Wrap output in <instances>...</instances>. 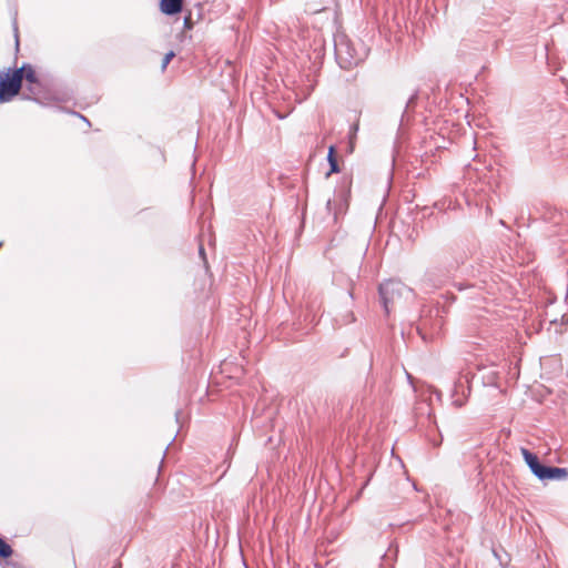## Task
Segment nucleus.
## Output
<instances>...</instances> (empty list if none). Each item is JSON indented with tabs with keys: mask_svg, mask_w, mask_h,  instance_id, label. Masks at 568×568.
<instances>
[{
	"mask_svg": "<svg viewBox=\"0 0 568 568\" xmlns=\"http://www.w3.org/2000/svg\"><path fill=\"white\" fill-rule=\"evenodd\" d=\"M410 293L412 290L399 281L389 280L379 285V294L387 314L392 307L400 304Z\"/></svg>",
	"mask_w": 568,
	"mask_h": 568,
	"instance_id": "f257e3e1",
	"label": "nucleus"
},
{
	"mask_svg": "<svg viewBox=\"0 0 568 568\" xmlns=\"http://www.w3.org/2000/svg\"><path fill=\"white\" fill-rule=\"evenodd\" d=\"M21 88V77L17 68L0 71V103L11 101L20 93Z\"/></svg>",
	"mask_w": 568,
	"mask_h": 568,
	"instance_id": "f03ea898",
	"label": "nucleus"
},
{
	"mask_svg": "<svg viewBox=\"0 0 568 568\" xmlns=\"http://www.w3.org/2000/svg\"><path fill=\"white\" fill-rule=\"evenodd\" d=\"M19 75L21 77V82L24 80L28 84V90L31 93H34L36 90L40 88L39 75L31 64H23L21 68H17Z\"/></svg>",
	"mask_w": 568,
	"mask_h": 568,
	"instance_id": "7ed1b4c3",
	"label": "nucleus"
},
{
	"mask_svg": "<svg viewBox=\"0 0 568 568\" xmlns=\"http://www.w3.org/2000/svg\"><path fill=\"white\" fill-rule=\"evenodd\" d=\"M568 477V469L567 468H559V467H547L542 466L538 478L539 479H562Z\"/></svg>",
	"mask_w": 568,
	"mask_h": 568,
	"instance_id": "20e7f679",
	"label": "nucleus"
},
{
	"mask_svg": "<svg viewBox=\"0 0 568 568\" xmlns=\"http://www.w3.org/2000/svg\"><path fill=\"white\" fill-rule=\"evenodd\" d=\"M520 453H521L525 462L531 469V471L538 477V475L544 466L539 463L538 457L535 454H532L531 452H529L527 448H524V447L520 448Z\"/></svg>",
	"mask_w": 568,
	"mask_h": 568,
	"instance_id": "39448f33",
	"label": "nucleus"
},
{
	"mask_svg": "<svg viewBox=\"0 0 568 568\" xmlns=\"http://www.w3.org/2000/svg\"><path fill=\"white\" fill-rule=\"evenodd\" d=\"M327 160H328V163H329V171L327 172L326 175L329 176L332 173H338L339 172V166H338V163H337L336 149H335L334 145H331L328 148Z\"/></svg>",
	"mask_w": 568,
	"mask_h": 568,
	"instance_id": "423d86ee",
	"label": "nucleus"
},
{
	"mask_svg": "<svg viewBox=\"0 0 568 568\" xmlns=\"http://www.w3.org/2000/svg\"><path fill=\"white\" fill-rule=\"evenodd\" d=\"M183 2H160L161 11L165 14H175L182 10Z\"/></svg>",
	"mask_w": 568,
	"mask_h": 568,
	"instance_id": "0eeeda50",
	"label": "nucleus"
},
{
	"mask_svg": "<svg viewBox=\"0 0 568 568\" xmlns=\"http://www.w3.org/2000/svg\"><path fill=\"white\" fill-rule=\"evenodd\" d=\"M13 549L2 538H0V558L7 559L11 557Z\"/></svg>",
	"mask_w": 568,
	"mask_h": 568,
	"instance_id": "6e6552de",
	"label": "nucleus"
},
{
	"mask_svg": "<svg viewBox=\"0 0 568 568\" xmlns=\"http://www.w3.org/2000/svg\"><path fill=\"white\" fill-rule=\"evenodd\" d=\"M174 55H175L174 51H170L164 55L162 65H161L162 71H164L166 69L168 64L174 58Z\"/></svg>",
	"mask_w": 568,
	"mask_h": 568,
	"instance_id": "1a4fd4ad",
	"label": "nucleus"
},
{
	"mask_svg": "<svg viewBox=\"0 0 568 568\" xmlns=\"http://www.w3.org/2000/svg\"><path fill=\"white\" fill-rule=\"evenodd\" d=\"M190 21H191V17H186V18H185V24H186L187 27H190Z\"/></svg>",
	"mask_w": 568,
	"mask_h": 568,
	"instance_id": "9d476101",
	"label": "nucleus"
}]
</instances>
